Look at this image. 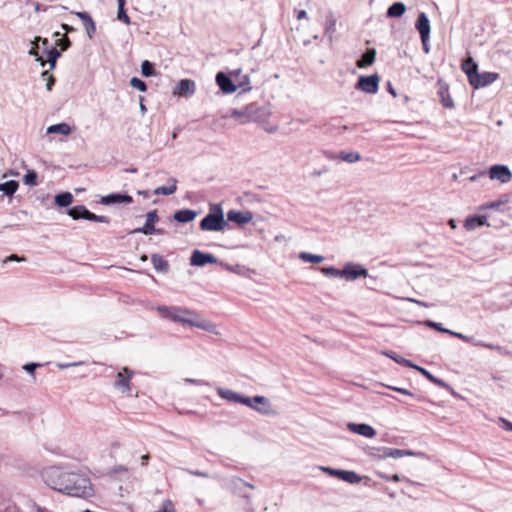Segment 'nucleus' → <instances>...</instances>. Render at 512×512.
<instances>
[{
  "mask_svg": "<svg viewBox=\"0 0 512 512\" xmlns=\"http://www.w3.org/2000/svg\"><path fill=\"white\" fill-rule=\"evenodd\" d=\"M42 478L48 487L68 496L90 498L94 495L90 479L77 471L51 466L43 470Z\"/></svg>",
  "mask_w": 512,
  "mask_h": 512,
  "instance_id": "nucleus-1",
  "label": "nucleus"
},
{
  "mask_svg": "<svg viewBox=\"0 0 512 512\" xmlns=\"http://www.w3.org/2000/svg\"><path fill=\"white\" fill-rule=\"evenodd\" d=\"M156 310L164 319H169L177 323L188 324L192 327H196L216 335L219 334L215 323L198 316L194 311L187 308L160 305L156 307Z\"/></svg>",
  "mask_w": 512,
  "mask_h": 512,
  "instance_id": "nucleus-2",
  "label": "nucleus"
},
{
  "mask_svg": "<svg viewBox=\"0 0 512 512\" xmlns=\"http://www.w3.org/2000/svg\"><path fill=\"white\" fill-rule=\"evenodd\" d=\"M462 70L467 75L470 85L476 89L480 88V87H486V86L494 83L498 78L497 73H493V72L479 73L478 65L471 57H469L468 59H466L463 62Z\"/></svg>",
  "mask_w": 512,
  "mask_h": 512,
  "instance_id": "nucleus-3",
  "label": "nucleus"
},
{
  "mask_svg": "<svg viewBox=\"0 0 512 512\" xmlns=\"http://www.w3.org/2000/svg\"><path fill=\"white\" fill-rule=\"evenodd\" d=\"M228 225L221 204H210L208 214L200 221L202 231H223Z\"/></svg>",
  "mask_w": 512,
  "mask_h": 512,
  "instance_id": "nucleus-4",
  "label": "nucleus"
},
{
  "mask_svg": "<svg viewBox=\"0 0 512 512\" xmlns=\"http://www.w3.org/2000/svg\"><path fill=\"white\" fill-rule=\"evenodd\" d=\"M269 112L264 107L249 104L239 109H232L230 116L239 120L241 124L248 122H259L267 118Z\"/></svg>",
  "mask_w": 512,
  "mask_h": 512,
  "instance_id": "nucleus-5",
  "label": "nucleus"
},
{
  "mask_svg": "<svg viewBox=\"0 0 512 512\" xmlns=\"http://www.w3.org/2000/svg\"><path fill=\"white\" fill-rule=\"evenodd\" d=\"M238 403L246 405L247 407L257 411L263 415H275L276 412L271 408L268 398L265 396L248 397L240 394Z\"/></svg>",
  "mask_w": 512,
  "mask_h": 512,
  "instance_id": "nucleus-6",
  "label": "nucleus"
},
{
  "mask_svg": "<svg viewBox=\"0 0 512 512\" xmlns=\"http://www.w3.org/2000/svg\"><path fill=\"white\" fill-rule=\"evenodd\" d=\"M67 213L74 220L84 219V220H88V221L105 223V224L110 223L109 217L96 215V214L90 212L84 205H77L72 208H69Z\"/></svg>",
  "mask_w": 512,
  "mask_h": 512,
  "instance_id": "nucleus-7",
  "label": "nucleus"
},
{
  "mask_svg": "<svg viewBox=\"0 0 512 512\" xmlns=\"http://www.w3.org/2000/svg\"><path fill=\"white\" fill-rule=\"evenodd\" d=\"M134 376V372L128 367H123L116 375L114 387L123 392L129 393L131 391V379Z\"/></svg>",
  "mask_w": 512,
  "mask_h": 512,
  "instance_id": "nucleus-8",
  "label": "nucleus"
},
{
  "mask_svg": "<svg viewBox=\"0 0 512 512\" xmlns=\"http://www.w3.org/2000/svg\"><path fill=\"white\" fill-rule=\"evenodd\" d=\"M356 89L369 94L377 93L379 89V76L377 74L360 76L356 83Z\"/></svg>",
  "mask_w": 512,
  "mask_h": 512,
  "instance_id": "nucleus-9",
  "label": "nucleus"
},
{
  "mask_svg": "<svg viewBox=\"0 0 512 512\" xmlns=\"http://www.w3.org/2000/svg\"><path fill=\"white\" fill-rule=\"evenodd\" d=\"M489 177L491 180L508 183L512 179V172L507 165L496 164L489 168Z\"/></svg>",
  "mask_w": 512,
  "mask_h": 512,
  "instance_id": "nucleus-10",
  "label": "nucleus"
},
{
  "mask_svg": "<svg viewBox=\"0 0 512 512\" xmlns=\"http://www.w3.org/2000/svg\"><path fill=\"white\" fill-rule=\"evenodd\" d=\"M382 454L379 456L381 459L385 458H402L405 456H424V453L422 452H415L412 450H406V449H397V448H390V447H382L379 449Z\"/></svg>",
  "mask_w": 512,
  "mask_h": 512,
  "instance_id": "nucleus-11",
  "label": "nucleus"
},
{
  "mask_svg": "<svg viewBox=\"0 0 512 512\" xmlns=\"http://www.w3.org/2000/svg\"><path fill=\"white\" fill-rule=\"evenodd\" d=\"M342 275L346 280L353 281L358 277H366L368 270L359 264L349 262L342 269Z\"/></svg>",
  "mask_w": 512,
  "mask_h": 512,
  "instance_id": "nucleus-12",
  "label": "nucleus"
},
{
  "mask_svg": "<svg viewBox=\"0 0 512 512\" xmlns=\"http://www.w3.org/2000/svg\"><path fill=\"white\" fill-rule=\"evenodd\" d=\"M219 260L210 253H204L200 250H194L190 257V264L192 266L203 267L206 264H216Z\"/></svg>",
  "mask_w": 512,
  "mask_h": 512,
  "instance_id": "nucleus-13",
  "label": "nucleus"
},
{
  "mask_svg": "<svg viewBox=\"0 0 512 512\" xmlns=\"http://www.w3.org/2000/svg\"><path fill=\"white\" fill-rule=\"evenodd\" d=\"M158 221V214L156 210L149 211L146 214V222L143 227L134 229L131 233H142L145 235H152L154 231H156L155 228V222Z\"/></svg>",
  "mask_w": 512,
  "mask_h": 512,
  "instance_id": "nucleus-14",
  "label": "nucleus"
},
{
  "mask_svg": "<svg viewBox=\"0 0 512 512\" xmlns=\"http://www.w3.org/2000/svg\"><path fill=\"white\" fill-rule=\"evenodd\" d=\"M415 26L420 34L421 41L422 42L428 41L430 38L431 27H430L429 18L424 12H421L418 15Z\"/></svg>",
  "mask_w": 512,
  "mask_h": 512,
  "instance_id": "nucleus-15",
  "label": "nucleus"
},
{
  "mask_svg": "<svg viewBox=\"0 0 512 512\" xmlns=\"http://www.w3.org/2000/svg\"><path fill=\"white\" fill-rule=\"evenodd\" d=\"M215 80L220 90L225 94H231L237 90V86L233 83L231 78L224 72H218L216 74Z\"/></svg>",
  "mask_w": 512,
  "mask_h": 512,
  "instance_id": "nucleus-16",
  "label": "nucleus"
},
{
  "mask_svg": "<svg viewBox=\"0 0 512 512\" xmlns=\"http://www.w3.org/2000/svg\"><path fill=\"white\" fill-rule=\"evenodd\" d=\"M253 219V213L251 211H238V210H229L227 212V222H234L239 225H243L249 223Z\"/></svg>",
  "mask_w": 512,
  "mask_h": 512,
  "instance_id": "nucleus-17",
  "label": "nucleus"
},
{
  "mask_svg": "<svg viewBox=\"0 0 512 512\" xmlns=\"http://www.w3.org/2000/svg\"><path fill=\"white\" fill-rule=\"evenodd\" d=\"M195 91V81L190 79H181L174 88L173 93L179 96H191L195 93Z\"/></svg>",
  "mask_w": 512,
  "mask_h": 512,
  "instance_id": "nucleus-18",
  "label": "nucleus"
},
{
  "mask_svg": "<svg viewBox=\"0 0 512 512\" xmlns=\"http://www.w3.org/2000/svg\"><path fill=\"white\" fill-rule=\"evenodd\" d=\"M133 202V198L128 194H121V193H112L106 196L101 197L100 203L104 205H112V204H119V203H125L130 204Z\"/></svg>",
  "mask_w": 512,
  "mask_h": 512,
  "instance_id": "nucleus-19",
  "label": "nucleus"
},
{
  "mask_svg": "<svg viewBox=\"0 0 512 512\" xmlns=\"http://www.w3.org/2000/svg\"><path fill=\"white\" fill-rule=\"evenodd\" d=\"M347 427L351 432L367 438H372L376 435L375 429L365 423H349Z\"/></svg>",
  "mask_w": 512,
  "mask_h": 512,
  "instance_id": "nucleus-20",
  "label": "nucleus"
},
{
  "mask_svg": "<svg viewBox=\"0 0 512 512\" xmlns=\"http://www.w3.org/2000/svg\"><path fill=\"white\" fill-rule=\"evenodd\" d=\"M484 225H487L489 227L491 226V224L488 223V218L486 215H471L468 216L464 222V227L468 231H472L477 227Z\"/></svg>",
  "mask_w": 512,
  "mask_h": 512,
  "instance_id": "nucleus-21",
  "label": "nucleus"
},
{
  "mask_svg": "<svg viewBox=\"0 0 512 512\" xmlns=\"http://www.w3.org/2000/svg\"><path fill=\"white\" fill-rule=\"evenodd\" d=\"M82 22L87 36L91 39L96 32V25L92 17L87 12H73Z\"/></svg>",
  "mask_w": 512,
  "mask_h": 512,
  "instance_id": "nucleus-22",
  "label": "nucleus"
},
{
  "mask_svg": "<svg viewBox=\"0 0 512 512\" xmlns=\"http://www.w3.org/2000/svg\"><path fill=\"white\" fill-rule=\"evenodd\" d=\"M337 18L332 12H329L325 18V36L329 42L332 43L334 35L336 33Z\"/></svg>",
  "mask_w": 512,
  "mask_h": 512,
  "instance_id": "nucleus-23",
  "label": "nucleus"
},
{
  "mask_svg": "<svg viewBox=\"0 0 512 512\" xmlns=\"http://www.w3.org/2000/svg\"><path fill=\"white\" fill-rule=\"evenodd\" d=\"M510 202V196L508 194L501 195L496 201L487 202L478 207L479 211H485L488 209L501 210V207Z\"/></svg>",
  "mask_w": 512,
  "mask_h": 512,
  "instance_id": "nucleus-24",
  "label": "nucleus"
},
{
  "mask_svg": "<svg viewBox=\"0 0 512 512\" xmlns=\"http://www.w3.org/2000/svg\"><path fill=\"white\" fill-rule=\"evenodd\" d=\"M438 85H439V91H438V95L440 97V101L442 103V105L446 108H453L454 107V102L449 94V90H448V86L443 83L441 80L438 81Z\"/></svg>",
  "mask_w": 512,
  "mask_h": 512,
  "instance_id": "nucleus-25",
  "label": "nucleus"
},
{
  "mask_svg": "<svg viewBox=\"0 0 512 512\" xmlns=\"http://www.w3.org/2000/svg\"><path fill=\"white\" fill-rule=\"evenodd\" d=\"M42 42V44L45 46V47H48L49 46V41L48 39L46 38H41V37H36L35 40L32 42V47L31 49L29 50V55L31 56H34L36 61L40 63V65L42 67L45 66V60L43 59L42 56L39 55V52H38V49H39V46H38V42Z\"/></svg>",
  "mask_w": 512,
  "mask_h": 512,
  "instance_id": "nucleus-26",
  "label": "nucleus"
},
{
  "mask_svg": "<svg viewBox=\"0 0 512 512\" xmlns=\"http://www.w3.org/2000/svg\"><path fill=\"white\" fill-rule=\"evenodd\" d=\"M197 216V212L191 209H181L174 213L173 218L179 223H189Z\"/></svg>",
  "mask_w": 512,
  "mask_h": 512,
  "instance_id": "nucleus-27",
  "label": "nucleus"
},
{
  "mask_svg": "<svg viewBox=\"0 0 512 512\" xmlns=\"http://www.w3.org/2000/svg\"><path fill=\"white\" fill-rule=\"evenodd\" d=\"M376 50L374 48H369L365 51L360 59L357 60L358 68H366L372 65L375 62Z\"/></svg>",
  "mask_w": 512,
  "mask_h": 512,
  "instance_id": "nucleus-28",
  "label": "nucleus"
},
{
  "mask_svg": "<svg viewBox=\"0 0 512 512\" xmlns=\"http://www.w3.org/2000/svg\"><path fill=\"white\" fill-rule=\"evenodd\" d=\"M413 369L419 371L424 377H426L431 383L435 384V385H438L440 387H443L445 389H450V385L447 384L445 381H443L442 379H439L437 377H435L434 375H432L428 370H426L425 368L423 367H420L418 365H416V367H412Z\"/></svg>",
  "mask_w": 512,
  "mask_h": 512,
  "instance_id": "nucleus-29",
  "label": "nucleus"
},
{
  "mask_svg": "<svg viewBox=\"0 0 512 512\" xmlns=\"http://www.w3.org/2000/svg\"><path fill=\"white\" fill-rule=\"evenodd\" d=\"M339 479H341L342 481H345V482H347L349 484H358L363 479H367V477L360 476V475H358L354 471L341 470L340 471V475H339Z\"/></svg>",
  "mask_w": 512,
  "mask_h": 512,
  "instance_id": "nucleus-30",
  "label": "nucleus"
},
{
  "mask_svg": "<svg viewBox=\"0 0 512 512\" xmlns=\"http://www.w3.org/2000/svg\"><path fill=\"white\" fill-rule=\"evenodd\" d=\"M151 262L156 271L167 273L169 271V263L159 254H152Z\"/></svg>",
  "mask_w": 512,
  "mask_h": 512,
  "instance_id": "nucleus-31",
  "label": "nucleus"
},
{
  "mask_svg": "<svg viewBox=\"0 0 512 512\" xmlns=\"http://www.w3.org/2000/svg\"><path fill=\"white\" fill-rule=\"evenodd\" d=\"M217 394L220 398L232 403H238L240 397L239 393L222 387L217 388Z\"/></svg>",
  "mask_w": 512,
  "mask_h": 512,
  "instance_id": "nucleus-32",
  "label": "nucleus"
},
{
  "mask_svg": "<svg viewBox=\"0 0 512 512\" xmlns=\"http://www.w3.org/2000/svg\"><path fill=\"white\" fill-rule=\"evenodd\" d=\"M169 182L171 183L170 186L166 187V186H159L157 187L153 193L155 195H172L176 192L177 190V179L176 178H173L171 177L169 179Z\"/></svg>",
  "mask_w": 512,
  "mask_h": 512,
  "instance_id": "nucleus-33",
  "label": "nucleus"
},
{
  "mask_svg": "<svg viewBox=\"0 0 512 512\" xmlns=\"http://www.w3.org/2000/svg\"><path fill=\"white\" fill-rule=\"evenodd\" d=\"M19 188V183L15 180H9L3 183H0V192L5 196L11 197L15 194V192Z\"/></svg>",
  "mask_w": 512,
  "mask_h": 512,
  "instance_id": "nucleus-34",
  "label": "nucleus"
},
{
  "mask_svg": "<svg viewBox=\"0 0 512 512\" xmlns=\"http://www.w3.org/2000/svg\"><path fill=\"white\" fill-rule=\"evenodd\" d=\"M406 11V6L402 2L393 3L387 10V16L391 18L401 17Z\"/></svg>",
  "mask_w": 512,
  "mask_h": 512,
  "instance_id": "nucleus-35",
  "label": "nucleus"
},
{
  "mask_svg": "<svg viewBox=\"0 0 512 512\" xmlns=\"http://www.w3.org/2000/svg\"><path fill=\"white\" fill-rule=\"evenodd\" d=\"M71 132V127L67 123H58L54 125H50L47 128L48 134H61L68 135Z\"/></svg>",
  "mask_w": 512,
  "mask_h": 512,
  "instance_id": "nucleus-36",
  "label": "nucleus"
},
{
  "mask_svg": "<svg viewBox=\"0 0 512 512\" xmlns=\"http://www.w3.org/2000/svg\"><path fill=\"white\" fill-rule=\"evenodd\" d=\"M54 201L59 207H68L73 201V196L70 192H62L55 196Z\"/></svg>",
  "mask_w": 512,
  "mask_h": 512,
  "instance_id": "nucleus-37",
  "label": "nucleus"
},
{
  "mask_svg": "<svg viewBox=\"0 0 512 512\" xmlns=\"http://www.w3.org/2000/svg\"><path fill=\"white\" fill-rule=\"evenodd\" d=\"M231 485L234 487V489L238 493L242 494L243 497H249L248 495L242 493V488L243 487H248L250 489H254L255 488L253 484H251L249 482H246V481H244V480H242L241 478H238V477H233L231 479Z\"/></svg>",
  "mask_w": 512,
  "mask_h": 512,
  "instance_id": "nucleus-38",
  "label": "nucleus"
},
{
  "mask_svg": "<svg viewBox=\"0 0 512 512\" xmlns=\"http://www.w3.org/2000/svg\"><path fill=\"white\" fill-rule=\"evenodd\" d=\"M383 354L391 359H393L396 363L401 364L406 367H416V364L412 363L410 360L403 358L402 356L397 355L393 351H385Z\"/></svg>",
  "mask_w": 512,
  "mask_h": 512,
  "instance_id": "nucleus-39",
  "label": "nucleus"
},
{
  "mask_svg": "<svg viewBox=\"0 0 512 512\" xmlns=\"http://www.w3.org/2000/svg\"><path fill=\"white\" fill-rule=\"evenodd\" d=\"M46 53H47V62L49 63L50 69H54L56 66V61L60 57V52L55 48L46 47Z\"/></svg>",
  "mask_w": 512,
  "mask_h": 512,
  "instance_id": "nucleus-40",
  "label": "nucleus"
},
{
  "mask_svg": "<svg viewBox=\"0 0 512 512\" xmlns=\"http://www.w3.org/2000/svg\"><path fill=\"white\" fill-rule=\"evenodd\" d=\"M299 258L304 262L321 263L324 260L322 255H315L309 252H300Z\"/></svg>",
  "mask_w": 512,
  "mask_h": 512,
  "instance_id": "nucleus-41",
  "label": "nucleus"
},
{
  "mask_svg": "<svg viewBox=\"0 0 512 512\" xmlns=\"http://www.w3.org/2000/svg\"><path fill=\"white\" fill-rule=\"evenodd\" d=\"M339 157L341 160L348 162V163H354L361 159V156L357 152H345L341 151L339 154Z\"/></svg>",
  "mask_w": 512,
  "mask_h": 512,
  "instance_id": "nucleus-42",
  "label": "nucleus"
},
{
  "mask_svg": "<svg viewBox=\"0 0 512 512\" xmlns=\"http://www.w3.org/2000/svg\"><path fill=\"white\" fill-rule=\"evenodd\" d=\"M141 73L144 77L155 75V68L153 63L148 60H144L141 64Z\"/></svg>",
  "mask_w": 512,
  "mask_h": 512,
  "instance_id": "nucleus-43",
  "label": "nucleus"
},
{
  "mask_svg": "<svg viewBox=\"0 0 512 512\" xmlns=\"http://www.w3.org/2000/svg\"><path fill=\"white\" fill-rule=\"evenodd\" d=\"M321 272L327 277L343 278L342 269L339 270L335 267H322Z\"/></svg>",
  "mask_w": 512,
  "mask_h": 512,
  "instance_id": "nucleus-44",
  "label": "nucleus"
},
{
  "mask_svg": "<svg viewBox=\"0 0 512 512\" xmlns=\"http://www.w3.org/2000/svg\"><path fill=\"white\" fill-rule=\"evenodd\" d=\"M117 19L119 21L124 22L125 24H130V17L127 15L125 11V5H118L117 9Z\"/></svg>",
  "mask_w": 512,
  "mask_h": 512,
  "instance_id": "nucleus-45",
  "label": "nucleus"
},
{
  "mask_svg": "<svg viewBox=\"0 0 512 512\" xmlns=\"http://www.w3.org/2000/svg\"><path fill=\"white\" fill-rule=\"evenodd\" d=\"M130 85L141 92H145L147 90L146 83L137 77L131 78Z\"/></svg>",
  "mask_w": 512,
  "mask_h": 512,
  "instance_id": "nucleus-46",
  "label": "nucleus"
},
{
  "mask_svg": "<svg viewBox=\"0 0 512 512\" xmlns=\"http://www.w3.org/2000/svg\"><path fill=\"white\" fill-rule=\"evenodd\" d=\"M41 76L44 80H46V89L51 91L55 84V78L49 73V71H43Z\"/></svg>",
  "mask_w": 512,
  "mask_h": 512,
  "instance_id": "nucleus-47",
  "label": "nucleus"
},
{
  "mask_svg": "<svg viewBox=\"0 0 512 512\" xmlns=\"http://www.w3.org/2000/svg\"><path fill=\"white\" fill-rule=\"evenodd\" d=\"M426 325H427L428 327H430V328H432V329H435V330H437V331H439V332H442V333H447V334L452 333V330H449V329H447V328H444V327L442 326V324H441V323H438V322H434V321H431V320H427V321H426Z\"/></svg>",
  "mask_w": 512,
  "mask_h": 512,
  "instance_id": "nucleus-48",
  "label": "nucleus"
},
{
  "mask_svg": "<svg viewBox=\"0 0 512 512\" xmlns=\"http://www.w3.org/2000/svg\"><path fill=\"white\" fill-rule=\"evenodd\" d=\"M220 265L227 271L241 275L243 267L240 265H230L228 263L220 262Z\"/></svg>",
  "mask_w": 512,
  "mask_h": 512,
  "instance_id": "nucleus-49",
  "label": "nucleus"
},
{
  "mask_svg": "<svg viewBox=\"0 0 512 512\" xmlns=\"http://www.w3.org/2000/svg\"><path fill=\"white\" fill-rule=\"evenodd\" d=\"M23 181L27 185H36L37 183V174L35 171H28L27 174L24 175Z\"/></svg>",
  "mask_w": 512,
  "mask_h": 512,
  "instance_id": "nucleus-50",
  "label": "nucleus"
},
{
  "mask_svg": "<svg viewBox=\"0 0 512 512\" xmlns=\"http://www.w3.org/2000/svg\"><path fill=\"white\" fill-rule=\"evenodd\" d=\"M238 86L243 88L242 92L250 91L251 87H250V78H249V76L248 75H244L243 79L239 82Z\"/></svg>",
  "mask_w": 512,
  "mask_h": 512,
  "instance_id": "nucleus-51",
  "label": "nucleus"
},
{
  "mask_svg": "<svg viewBox=\"0 0 512 512\" xmlns=\"http://www.w3.org/2000/svg\"><path fill=\"white\" fill-rule=\"evenodd\" d=\"M319 469L331 476H335L337 478H339V475H340V471L341 469H334V468H330V467H325V466H319Z\"/></svg>",
  "mask_w": 512,
  "mask_h": 512,
  "instance_id": "nucleus-52",
  "label": "nucleus"
},
{
  "mask_svg": "<svg viewBox=\"0 0 512 512\" xmlns=\"http://www.w3.org/2000/svg\"><path fill=\"white\" fill-rule=\"evenodd\" d=\"M57 45L60 46L62 51H65L70 47L71 43H70L69 38L62 37L57 40Z\"/></svg>",
  "mask_w": 512,
  "mask_h": 512,
  "instance_id": "nucleus-53",
  "label": "nucleus"
},
{
  "mask_svg": "<svg viewBox=\"0 0 512 512\" xmlns=\"http://www.w3.org/2000/svg\"><path fill=\"white\" fill-rule=\"evenodd\" d=\"M40 366L39 363H34V362H30V363H26L24 366H23V369L34 376V372L36 370V368H38Z\"/></svg>",
  "mask_w": 512,
  "mask_h": 512,
  "instance_id": "nucleus-54",
  "label": "nucleus"
},
{
  "mask_svg": "<svg viewBox=\"0 0 512 512\" xmlns=\"http://www.w3.org/2000/svg\"><path fill=\"white\" fill-rule=\"evenodd\" d=\"M185 472H187L190 475L197 476V477H203V478H209L210 474L204 471H198V470H190V469H183Z\"/></svg>",
  "mask_w": 512,
  "mask_h": 512,
  "instance_id": "nucleus-55",
  "label": "nucleus"
},
{
  "mask_svg": "<svg viewBox=\"0 0 512 512\" xmlns=\"http://www.w3.org/2000/svg\"><path fill=\"white\" fill-rule=\"evenodd\" d=\"M84 362L82 361H79V362H71V363H56V366L59 368V369H67L69 367H76V366H80L82 365Z\"/></svg>",
  "mask_w": 512,
  "mask_h": 512,
  "instance_id": "nucleus-56",
  "label": "nucleus"
},
{
  "mask_svg": "<svg viewBox=\"0 0 512 512\" xmlns=\"http://www.w3.org/2000/svg\"><path fill=\"white\" fill-rule=\"evenodd\" d=\"M450 335L457 337L465 342H472L474 340L473 336L464 335L459 332L452 331V333H449Z\"/></svg>",
  "mask_w": 512,
  "mask_h": 512,
  "instance_id": "nucleus-57",
  "label": "nucleus"
},
{
  "mask_svg": "<svg viewBox=\"0 0 512 512\" xmlns=\"http://www.w3.org/2000/svg\"><path fill=\"white\" fill-rule=\"evenodd\" d=\"M475 345L482 346L487 349L497 350V351H500L502 349L500 346H497V345H494L491 343L476 342Z\"/></svg>",
  "mask_w": 512,
  "mask_h": 512,
  "instance_id": "nucleus-58",
  "label": "nucleus"
},
{
  "mask_svg": "<svg viewBox=\"0 0 512 512\" xmlns=\"http://www.w3.org/2000/svg\"><path fill=\"white\" fill-rule=\"evenodd\" d=\"M390 389L396 391V392H399L401 394H405V395H409V396H414L409 390L405 389V388H401V387H394V386H389Z\"/></svg>",
  "mask_w": 512,
  "mask_h": 512,
  "instance_id": "nucleus-59",
  "label": "nucleus"
},
{
  "mask_svg": "<svg viewBox=\"0 0 512 512\" xmlns=\"http://www.w3.org/2000/svg\"><path fill=\"white\" fill-rule=\"evenodd\" d=\"M184 381L187 383H190V384L208 385L207 382L200 380V379L185 378Z\"/></svg>",
  "mask_w": 512,
  "mask_h": 512,
  "instance_id": "nucleus-60",
  "label": "nucleus"
},
{
  "mask_svg": "<svg viewBox=\"0 0 512 512\" xmlns=\"http://www.w3.org/2000/svg\"><path fill=\"white\" fill-rule=\"evenodd\" d=\"M375 473H376V475H377L379 478H381V479H383V480H386V481H390V477H391L390 475H388V474H386V473H384V472H381V471H376Z\"/></svg>",
  "mask_w": 512,
  "mask_h": 512,
  "instance_id": "nucleus-61",
  "label": "nucleus"
},
{
  "mask_svg": "<svg viewBox=\"0 0 512 512\" xmlns=\"http://www.w3.org/2000/svg\"><path fill=\"white\" fill-rule=\"evenodd\" d=\"M500 420L503 423V428L504 429L512 431V423L511 422H509V421H507V420H505L503 418H501Z\"/></svg>",
  "mask_w": 512,
  "mask_h": 512,
  "instance_id": "nucleus-62",
  "label": "nucleus"
},
{
  "mask_svg": "<svg viewBox=\"0 0 512 512\" xmlns=\"http://www.w3.org/2000/svg\"><path fill=\"white\" fill-rule=\"evenodd\" d=\"M401 480H405L407 482H411L409 479L407 478H401L398 474H394L390 477V481H394V482H399Z\"/></svg>",
  "mask_w": 512,
  "mask_h": 512,
  "instance_id": "nucleus-63",
  "label": "nucleus"
},
{
  "mask_svg": "<svg viewBox=\"0 0 512 512\" xmlns=\"http://www.w3.org/2000/svg\"><path fill=\"white\" fill-rule=\"evenodd\" d=\"M61 28L66 32V33H71V32H74L75 31V28L68 25V24H62L61 25Z\"/></svg>",
  "mask_w": 512,
  "mask_h": 512,
  "instance_id": "nucleus-64",
  "label": "nucleus"
}]
</instances>
